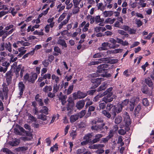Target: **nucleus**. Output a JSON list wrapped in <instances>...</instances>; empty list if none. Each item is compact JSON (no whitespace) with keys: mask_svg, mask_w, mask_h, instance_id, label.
<instances>
[{"mask_svg":"<svg viewBox=\"0 0 154 154\" xmlns=\"http://www.w3.org/2000/svg\"><path fill=\"white\" fill-rule=\"evenodd\" d=\"M108 65L106 64H102L98 66L96 72L89 75L90 78H94L101 76L103 77L109 78L111 76V75L107 73V68Z\"/></svg>","mask_w":154,"mask_h":154,"instance_id":"1","label":"nucleus"},{"mask_svg":"<svg viewBox=\"0 0 154 154\" xmlns=\"http://www.w3.org/2000/svg\"><path fill=\"white\" fill-rule=\"evenodd\" d=\"M20 71V78H22L23 72L24 71V67L22 66L21 64L18 65L16 68H14V72L15 73V76L16 78H17L19 76V72Z\"/></svg>","mask_w":154,"mask_h":154,"instance_id":"2","label":"nucleus"},{"mask_svg":"<svg viewBox=\"0 0 154 154\" xmlns=\"http://www.w3.org/2000/svg\"><path fill=\"white\" fill-rule=\"evenodd\" d=\"M124 115V121L125 123V129L127 131H128L130 130L129 126L131 124V119L128 113L125 112Z\"/></svg>","mask_w":154,"mask_h":154,"instance_id":"3","label":"nucleus"},{"mask_svg":"<svg viewBox=\"0 0 154 154\" xmlns=\"http://www.w3.org/2000/svg\"><path fill=\"white\" fill-rule=\"evenodd\" d=\"M103 81V79L102 78H97L93 79L91 80L92 83L90 89H95L97 88L101 83L102 81Z\"/></svg>","mask_w":154,"mask_h":154,"instance_id":"4","label":"nucleus"},{"mask_svg":"<svg viewBox=\"0 0 154 154\" xmlns=\"http://www.w3.org/2000/svg\"><path fill=\"white\" fill-rule=\"evenodd\" d=\"M106 109L109 111L110 113L113 116L114 118L116 116V106L110 103H108L106 106Z\"/></svg>","mask_w":154,"mask_h":154,"instance_id":"5","label":"nucleus"},{"mask_svg":"<svg viewBox=\"0 0 154 154\" xmlns=\"http://www.w3.org/2000/svg\"><path fill=\"white\" fill-rule=\"evenodd\" d=\"M13 76V73L12 71L11 70L8 71L6 73L5 77L6 78L8 85H9L11 83Z\"/></svg>","mask_w":154,"mask_h":154,"instance_id":"6","label":"nucleus"},{"mask_svg":"<svg viewBox=\"0 0 154 154\" xmlns=\"http://www.w3.org/2000/svg\"><path fill=\"white\" fill-rule=\"evenodd\" d=\"M105 125V123H101L100 124H97L95 125H93L91 127V129L92 130L97 132H99L103 130Z\"/></svg>","mask_w":154,"mask_h":154,"instance_id":"7","label":"nucleus"},{"mask_svg":"<svg viewBox=\"0 0 154 154\" xmlns=\"http://www.w3.org/2000/svg\"><path fill=\"white\" fill-rule=\"evenodd\" d=\"M100 61H102L105 63H109V60L108 58H104L99 59L98 61H92L90 63V65H98L101 63Z\"/></svg>","mask_w":154,"mask_h":154,"instance_id":"8","label":"nucleus"},{"mask_svg":"<svg viewBox=\"0 0 154 154\" xmlns=\"http://www.w3.org/2000/svg\"><path fill=\"white\" fill-rule=\"evenodd\" d=\"M87 95V93L81 92L80 91H78L77 94L74 93L73 94V96L74 97H77L78 98L80 99L84 98Z\"/></svg>","mask_w":154,"mask_h":154,"instance_id":"9","label":"nucleus"},{"mask_svg":"<svg viewBox=\"0 0 154 154\" xmlns=\"http://www.w3.org/2000/svg\"><path fill=\"white\" fill-rule=\"evenodd\" d=\"M10 65V63L7 62L5 58L2 56H0V66L2 65L3 66L8 68Z\"/></svg>","mask_w":154,"mask_h":154,"instance_id":"10","label":"nucleus"},{"mask_svg":"<svg viewBox=\"0 0 154 154\" xmlns=\"http://www.w3.org/2000/svg\"><path fill=\"white\" fill-rule=\"evenodd\" d=\"M71 17V15L68 14L66 19H65L63 21L61 22L60 23L59 25L58 29H61L63 26L66 25L68 22Z\"/></svg>","mask_w":154,"mask_h":154,"instance_id":"11","label":"nucleus"},{"mask_svg":"<svg viewBox=\"0 0 154 154\" xmlns=\"http://www.w3.org/2000/svg\"><path fill=\"white\" fill-rule=\"evenodd\" d=\"M113 136V131L110 130L109 132V135L105 138L102 139V141L104 143H107L108 141Z\"/></svg>","mask_w":154,"mask_h":154,"instance_id":"12","label":"nucleus"},{"mask_svg":"<svg viewBox=\"0 0 154 154\" xmlns=\"http://www.w3.org/2000/svg\"><path fill=\"white\" fill-rule=\"evenodd\" d=\"M7 85L5 83H3L2 85V91L4 92L5 98V99H7L8 97V89Z\"/></svg>","mask_w":154,"mask_h":154,"instance_id":"13","label":"nucleus"},{"mask_svg":"<svg viewBox=\"0 0 154 154\" xmlns=\"http://www.w3.org/2000/svg\"><path fill=\"white\" fill-rule=\"evenodd\" d=\"M40 97H41V96L38 94H37L35 97V100L38 102L39 106H42L44 105V103L42 98H40Z\"/></svg>","mask_w":154,"mask_h":154,"instance_id":"14","label":"nucleus"},{"mask_svg":"<svg viewBox=\"0 0 154 154\" xmlns=\"http://www.w3.org/2000/svg\"><path fill=\"white\" fill-rule=\"evenodd\" d=\"M136 101L134 98H132L129 102V109L130 111L132 112L134 109L135 105H136Z\"/></svg>","mask_w":154,"mask_h":154,"instance_id":"15","label":"nucleus"},{"mask_svg":"<svg viewBox=\"0 0 154 154\" xmlns=\"http://www.w3.org/2000/svg\"><path fill=\"white\" fill-rule=\"evenodd\" d=\"M85 104V101L84 100H80L76 103V107L77 109L80 110L84 106Z\"/></svg>","mask_w":154,"mask_h":154,"instance_id":"16","label":"nucleus"},{"mask_svg":"<svg viewBox=\"0 0 154 154\" xmlns=\"http://www.w3.org/2000/svg\"><path fill=\"white\" fill-rule=\"evenodd\" d=\"M19 89L20 91L19 94L20 96L23 95V92L25 89V85L23 82H20L18 84Z\"/></svg>","mask_w":154,"mask_h":154,"instance_id":"17","label":"nucleus"},{"mask_svg":"<svg viewBox=\"0 0 154 154\" xmlns=\"http://www.w3.org/2000/svg\"><path fill=\"white\" fill-rule=\"evenodd\" d=\"M124 29L125 31H128V32L130 34H135L136 32V30L131 29L129 26H124Z\"/></svg>","mask_w":154,"mask_h":154,"instance_id":"18","label":"nucleus"},{"mask_svg":"<svg viewBox=\"0 0 154 154\" xmlns=\"http://www.w3.org/2000/svg\"><path fill=\"white\" fill-rule=\"evenodd\" d=\"M5 49L6 50L8 51L9 52H11L12 51V45L9 42H6V43H4L3 44Z\"/></svg>","mask_w":154,"mask_h":154,"instance_id":"19","label":"nucleus"},{"mask_svg":"<svg viewBox=\"0 0 154 154\" xmlns=\"http://www.w3.org/2000/svg\"><path fill=\"white\" fill-rule=\"evenodd\" d=\"M103 136V135L101 134H96L95 136V138L91 141V143L94 144L95 143L100 140V139Z\"/></svg>","mask_w":154,"mask_h":154,"instance_id":"20","label":"nucleus"},{"mask_svg":"<svg viewBox=\"0 0 154 154\" xmlns=\"http://www.w3.org/2000/svg\"><path fill=\"white\" fill-rule=\"evenodd\" d=\"M135 1L136 2L138 1L137 3L140 6L139 7H138V8H139L140 7L143 8L146 7V4L145 2L146 0H135Z\"/></svg>","mask_w":154,"mask_h":154,"instance_id":"21","label":"nucleus"},{"mask_svg":"<svg viewBox=\"0 0 154 154\" xmlns=\"http://www.w3.org/2000/svg\"><path fill=\"white\" fill-rule=\"evenodd\" d=\"M38 77V74L36 73L33 74L29 76V82L33 83Z\"/></svg>","mask_w":154,"mask_h":154,"instance_id":"22","label":"nucleus"},{"mask_svg":"<svg viewBox=\"0 0 154 154\" xmlns=\"http://www.w3.org/2000/svg\"><path fill=\"white\" fill-rule=\"evenodd\" d=\"M79 116L78 114L72 115L70 118V122L71 123L74 122L79 119Z\"/></svg>","mask_w":154,"mask_h":154,"instance_id":"23","label":"nucleus"},{"mask_svg":"<svg viewBox=\"0 0 154 154\" xmlns=\"http://www.w3.org/2000/svg\"><path fill=\"white\" fill-rule=\"evenodd\" d=\"M145 82L147 84L149 87L153 88L152 82L150 78H147L145 79Z\"/></svg>","mask_w":154,"mask_h":154,"instance_id":"24","label":"nucleus"},{"mask_svg":"<svg viewBox=\"0 0 154 154\" xmlns=\"http://www.w3.org/2000/svg\"><path fill=\"white\" fill-rule=\"evenodd\" d=\"M71 0H66L65 2V4L66 5V8L67 9H70L73 6V5L72 2Z\"/></svg>","mask_w":154,"mask_h":154,"instance_id":"25","label":"nucleus"},{"mask_svg":"<svg viewBox=\"0 0 154 154\" xmlns=\"http://www.w3.org/2000/svg\"><path fill=\"white\" fill-rule=\"evenodd\" d=\"M48 108L46 106H43L42 109H41L39 112L40 113L44 114H45L47 115L48 114Z\"/></svg>","mask_w":154,"mask_h":154,"instance_id":"26","label":"nucleus"},{"mask_svg":"<svg viewBox=\"0 0 154 154\" xmlns=\"http://www.w3.org/2000/svg\"><path fill=\"white\" fill-rule=\"evenodd\" d=\"M52 90V87L51 85H46L42 89V91L45 93H48Z\"/></svg>","mask_w":154,"mask_h":154,"instance_id":"27","label":"nucleus"},{"mask_svg":"<svg viewBox=\"0 0 154 154\" xmlns=\"http://www.w3.org/2000/svg\"><path fill=\"white\" fill-rule=\"evenodd\" d=\"M103 14L105 17H110L113 14L112 11H105L103 12Z\"/></svg>","mask_w":154,"mask_h":154,"instance_id":"28","label":"nucleus"},{"mask_svg":"<svg viewBox=\"0 0 154 154\" xmlns=\"http://www.w3.org/2000/svg\"><path fill=\"white\" fill-rule=\"evenodd\" d=\"M106 84L104 83H103L97 89V92L105 90L106 88Z\"/></svg>","mask_w":154,"mask_h":154,"instance_id":"29","label":"nucleus"},{"mask_svg":"<svg viewBox=\"0 0 154 154\" xmlns=\"http://www.w3.org/2000/svg\"><path fill=\"white\" fill-rule=\"evenodd\" d=\"M7 11H8V13H11L13 16L15 15L17 13V11L14 8L10 7L9 10H8Z\"/></svg>","mask_w":154,"mask_h":154,"instance_id":"30","label":"nucleus"},{"mask_svg":"<svg viewBox=\"0 0 154 154\" xmlns=\"http://www.w3.org/2000/svg\"><path fill=\"white\" fill-rule=\"evenodd\" d=\"M95 22L96 23H103L104 21V18H101L99 15L95 17Z\"/></svg>","mask_w":154,"mask_h":154,"instance_id":"31","label":"nucleus"},{"mask_svg":"<svg viewBox=\"0 0 154 154\" xmlns=\"http://www.w3.org/2000/svg\"><path fill=\"white\" fill-rule=\"evenodd\" d=\"M57 43L61 45L62 46L65 48L67 47V44L64 40L63 39H59L57 41Z\"/></svg>","mask_w":154,"mask_h":154,"instance_id":"32","label":"nucleus"},{"mask_svg":"<svg viewBox=\"0 0 154 154\" xmlns=\"http://www.w3.org/2000/svg\"><path fill=\"white\" fill-rule=\"evenodd\" d=\"M104 96V94H103V93L102 94L100 93L94 98L93 101L94 102H97L99 100L100 98Z\"/></svg>","mask_w":154,"mask_h":154,"instance_id":"33","label":"nucleus"},{"mask_svg":"<svg viewBox=\"0 0 154 154\" xmlns=\"http://www.w3.org/2000/svg\"><path fill=\"white\" fill-rule=\"evenodd\" d=\"M122 120V117L118 115L116 117L115 120V122L116 124H118L120 123Z\"/></svg>","mask_w":154,"mask_h":154,"instance_id":"34","label":"nucleus"},{"mask_svg":"<svg viewBox=\"0 0 154 154\" xmlns=\"http://www.w3.org/2000/svg\"><path fill=\"white\" fill-rule=\"evenodd\" d=\"M67 102H68L67 105L70 106L72 107H73L74 105V100L71 97H69L68 98L67 100Z\"/></svg>","mask_w":154,"mask_h":154,"instance_id":"35","label":"nucleus"},{"mask_svg":"<svg viewBox=\"0 0 154 154\" xmlns=\"http://www.w3.org/2000/svg\"><path fill=\"white\" fill-rule=\"evenodd\" d=\"M67 98L66 95H63L61 96V97H59V99L61 101L62 104L63 105H64L66 103V99Z\"/></svg>","mask_w":154,"mask_h":154,"instance_id":"36","label":"nucleus"},{"mask_svg":"<svg viewBox=\"0 0 154 154\" xmlns=\"http://www.w3.org/2000/svg\"><path fill=\"white\" fill-rule=\"evenodd\" d=\"M66 14H67L66 13H63L61 15L57 20L58 23H60L65 18Z\"/></svg>","mask_w":154,"mask_h":154,"instance_id":"37","label":"nucleus"},{"mask_svg":"<svg viewBox=\"0 0 154 154\" xmlns=\"http://www.w3.org/2000/svg\"><path fill=\"white\" fill-rule=\"evenodd\" d=\"M116 110L117 113H119L121 112L122 110L123 107L119 103L116 105Z\"/></svg>","mask_w":154,"mask_h":154,"instance_id":"38","label":"nucleus"},{"mask_svg":"<svg viewBox=\"0 0 154 154\" xmlns=\"http://www.w3.org/2000/svg\"><path fill=\"white\" fill-rule=\"evenodd\" d=\"M97 6L98 8V9H100L101 11H103L105 8V6L103 5L102 3H97Z\"/></svg>","mask_w":154,"mask_h":154,"instance_id":"39","label":"nucleus"},{"mask_svg":"<svg viewBox=\"0 0 154 154\" xmlns=\"http://www.w3.org/2000/svg\"><path fill=\"white\" fill-rule=\"evenodd\" d=\"M73 8L72 9V12L73 14L77 13L79 11V8L78 6L73 5Z\"/></svg>","mask_w":154,"mask_h":154,"instance_id":"40","label":"nucleus"},{"mask_svg":"<svg viewBox=\"0 0 154 154\" xmlns=\"http://www.w3.org/2000/svg\"><path fill=\"white\" fill-rule=\"evenodd\" d=\"M113 100L112 97H104L103 98L102 100L106 103L108 102H110L112 101Z\"/></svg>","mask_w":154,"mask_h":154,"instance_id":"41","label":"nucleus"},{"mask_svg":"<svg viewBox=\"0 0 154 154\" xmlns=\"http://www.w3.org/2000/svg\"><path fill=\"white\" fill-rule=\"evenodd\" d=\"M47 116L43 114L38 115L37 117V119H40L42 121H45L47 119Z\"/></svg>","mask_w":154,"mask_h":154,"instance_id":"42","label":"nucleus"},{"mask_svg":"<svg viewBox=\"0 0 154 154\" xmlns=\"http://www.w3.org/2000/svg\"><path fill=\"white\" fill-rule=\"evenodd\" d=\"M141 108V106L140 105H138L135 108L134 110V114L136 116L137 114H138L140 112Z\"/></svg>","mask_w":154,"mask_h":154,"instance_id":"43","label":"nucleus"},{"mask_svg":"<svg viewBox=\"0 0 154 154\" xmlns=\"http://www.w3.org/2000/svg\"><path fill=\"white\" fill-rule=\"evenodd\" d=\"M102 113L104 116L108 118H109L111 116V115L110 113L105 110H103L102 111Z\"/></svg>","mask_w":154,"mask_h":154,"instance_id":"44","label":"nucleus"},{"mask_svg":"<svg viewBox=\"0 0 154 154\" xmlns=\"http://www.w3.org/2000/svg\"><path fill=\"white\" fill-rule=\"evenodd\" d=\"M142 92L145 94H147L149 92L148 88L146 85L143 87L141 89Z\"/></svg>","mask_w":154,"mask_h":154,"instance_id":"45","label":"nucleus"},{"mask_svg":"<svg viewBox=\"0 0 154 154\" xmlns=\"http://www.w3.org/2000/svg\"><path fill=\"white\" fill-rule=\"evenodd\" d=\"M129 102V100L128 99H126L122 101L121 103L119 104L123 107L128 105Z\"/></svg>","mask_w":154,"mask_h":154,"instance_id":"46","label":"nucleus"},{"mask_svg":"<svg viewBox=\"0 0 154 154\" xmlns=\"http://www.w3.org/2000/svg\"><path fill=\"white\" fill-rule=\"evenodd\" d=\"M92 137L91 134H88L86 135L84 137V139L86 140V141L89 142L91 140V138Z\"/></svg>","mask_w":154,"mask_h":154,"instance_id":"47","label":"nucleus"},{"mask_svg":"<svg viewBox=\"0 0 154 154\" xmlns=\"http://www.w3.org/2000/svg\"><path fill=\"white\" fill-rule=\"evenodd\" d=\"M26 48L24 47H22L18 49V50L21 54H24L25 53L26 51V50H25Z\"/></svg>","mask_w":154,"mask_h":154,"instance_id":"48","label":"nucleus"},{"mask_svg":"<svg viewBox=\"0 0 154 154\" xmlns=\"http://www.w3.org/2000/svg\"><path fill=\"white\" fill-rule=\"evenodd\" d=\"M59 86H58L57 83L54 84L53 86V92L56 93L58 91L59 88Z\"/></svg>","mask_w":154,"mask_h":154,"instance_id":"49","label":"nucleus"},{"mask_svg":"<svg viewBox=\"0 0 154 154\" xmlns=\"http://www.w3.org/2000/svg\"><path fill=\"white\" fill-rule=\"evenodd\" d=\"M2 151L8 154H15L14 153L11 151L7 148H4L2 149Z\"/></svg>","mask_w":154,"mask_h":154,"instance_id":"50","label":"nucleus"},{"mask_svg":"<svg viewBox=\"0 0 154 154\" xmlns=\"http://www.w3.org/2000/svg\"><path fill=\"white\" fill-rule=\"evenodd\" d=\"M118 33L122 35H124L126 37H127L128 36V34H127L126 32H125L124 30H118Z\"/></svg>","mask_w":154,"mask_h":154,"instance_id":"51","label":"nucleus"},{"mask_svg":"<svg viewBox=\"0 0 154 154\" xmlns=\"http://www.w3.org/2000/svg\"><path fill=\"white\" fill-rule=\"evenodd\" d=\"M89 23L88 22L86 23L82 29V31L83 32H85L87 31L88 30V28L89 27Z\"/></svg>","mask_w":154,"mask_h":154,"instance_id":"52","label":"nucleus"},{"mask_svg":"<svg viewBox=\"0 0 154 154\" xmlns=\"http://www.w3.org/2000/svg\"><path fill=\"white\" fill-rule=\"evenodd\" d=\"M51 78L53 80H55L56 83H58L59 81V78L58 76H56L54 74H53L51 75Z\"/></svg>","mask_w":154,"mask_h":154,"instance_id":"53","label":"nucleus"},{"mask_svg":"<svg viewBox=\"0 0 154 154\" xmlns=\"http://www.w3.org/2000/svg\"><path fill=\"white\" fill-rule=\"evenodd\" d=\"M49 61L48 60L46 59L43 60L42 62V64L43 65L44 67H47L48 66L49 64Z\"/></svg>","mask_w":154,"mask_h":154,"instance_id":"54","label":"nucleus"},{"mask_svg":"<svg viewBox=\"0 0 154 154\" xmlns=\"http://www.w3.org/2000/svg\"><path fill=\"white\" fill-rule=\"evenodd\" d=\"M143 105L145 106H147L149 104V102L147 98H144L142 100Z\"/></svg>","mask_w":154,"mask_h":154,"instance_id":"55","label":"nucleus"},{"mask_svg":"<svg viewBox=\"0 0 154 154\" xmlns=\"http://www.w3.org/2000/svg\"><path fill=\"white\" fill-rule=\"evenodd\" d=\"M86 112V110H82L81 111L79 114H77L79 116L80 118H82L83 117L85 114Z\"/></svg>","mask_w":154,"mask_h":154,"instance_id":"56","label":"nucleus"},{"mask_svg":"<svg viewBox=\"0 0 154 154\" xmlns=\"http://www.w3.org/2000/svg\"><path fill=\"white\" fill-rule=\"evenodd\" d=\"M73 85H70L69 86V88H68V89L67 90V94H69L71 93V92L73 90Z\"/></svg>","mask_w":154,"mask_h":154,"instance_id":"57","label":"nucleus"},{"mask_svg":"<svg viewBox=\"0 0 154 154\" xmlns=\"http://www.w3.org/2000/svg\"><path fill=\"white\" fill-rule=\"evenodd\" d=\"M34 54V51L32 50V51H30V52H29L27 53H26V54H25L24 55L23 57V58H24V59L26 57H27L28 56L29 54H30L31 55H33Z\"/></svg>","mask_w":154,"mask_h":154,"instance_id":"58","label":"nucleus"},{"mask_svg":"<svg viewBox=\"0 0 154 154\" xmlns=\"http://www.w3.org/2000/svg\"><path fill=\"white\" fill-rule=\"evenodd\" d=\"M44 79H50L51 78V75L50 73H47L44 74L43 76Z\"/></svg>","mask_w":154,"mask_h":154,"instance_id":"59","label":"nucleus"},{"mask_svg":"<svg viewBox=\"0 0 154 154\" xmlns=\"http://www.w3.org/2000/svg\"><path fill=\"white\" fill-rule=\"evenodd\" d=\"M85 149L84 148L78 149L76 152V154H80L85 152Z\"/></svg>","mask_w":154,"mask_h":154,"instance_id":"60","label":"nucleus"},{"mask_svg":"<svg viewBox=\"0 0 154 154\" xmlns=\"http://www.w3.org/2000/svg\"><path fill=\"white\" fill-rule=\"evenodd\" d=\"M77 135V133L76 131H72L70 134V136L72 137L73 139H75Z\"/></svg>","mask_w":154,"mask_h":154,"instance_id":"61","label":"nucleus"},{"mask_svg":"<svg viewBox=\"0 0 154 154\" xmlns=\"http://www.w3.org/2000/svg\"><path fill=\"white\" fill-rule=\"evenodd\" d=\"M126 131H127L126 130H124L123 129H119L118 131V133L121 135H124L126 133Z\"/></svg>","mask_w":154,"mask_h":154,"instance_id":"62","label":"nucleus"},{"mask_svg":"<svg viewBox=\"0 0 154 154\" xmlns=\"http://www.w3.org/2000/svg\"><path fill=\"white\" fill-rule=\"evenodd\" d=\"M54 148L56 150H58V145L57 144H55L53 146L51 147L50 148V150L53 152H54L55 150Z\"/></svg>","mask_w":154,"mask_h":154,"instance_id":"63","label":"nucleus"},{"mask_svg":"<svg viewBox=\"0 0 154 154\" xmlns=\"http://www.w3.org/2000/svg\"><path fill=\"white\" fill-rule=\"evenodd\" d=\"M106 103H100L99 105L100 109H104L106 108Z\"/></svg>","mask_w":154,"mask_h":154,"instance_id":"64","label":"nucleus"}]
</instances>
